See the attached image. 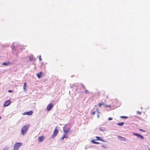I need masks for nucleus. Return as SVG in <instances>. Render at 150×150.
Listing matches in <instances>:
<instances>
[{
    "instance_id": "nucleus-1",
    "label": "nucleus",
    "mask_w": 150,
    "mask_h": 150,
    "mask_svg": "<svg viewBox=\"0 0 150 150\" xmlns=\"http://www.w3.org/2000/svg\"><path fill=\"white\" fill-rule=\"evenodd\" d=\"M29 128V126L25 125L23 126L21 130V134L22 135H24L27 132Z\"/></svg>"
},
{
    "instance_id": "nucleus-2",
    "label": "nucleus",
    "mask_w": 150,
    "mask_h": 150,
    "mask_svg": "<svg viewBox=\"0 0 150 150\" xmlns=\"http://www.w3.org/2000/svg\"><path fill=\"white\" fill-rule=\"evenodd\" d=\"M23 144L22 143L16 142L14 145L13 150H18L20 146H21Z\"/></svg>"
},
{
    "instance_id": "nucleus-3",
    "label": "nucleus",
    "mask_w": 150,
    "mask_h": 150,
    "mask_svg": "<svg viewBox=\"0 0 150 150\" xmlns=\"http://www.w3.org/2000/svg\"><path fill=\"white\" fill-rule=\"evenodd\" d=\"M59 132V130L57 129V127H56L54 131L53 134L51 137L52 138L55 137L58 134Z\"/></svg>"
},
{
    "instance_id": "nucleus-4",
    "label": "nucleus",
    "mask_w": 150,
    "mask_h": 150,
    "mask_svg": "<svg viewBox=\"0 0 150 150\" xmlns=\"http://www.w3.org/2000/svg\"><path fill=\"white\" fill-rule=\"evenodd\" d=\"M53 105V104L52 103H50L48 105L47 107V111L50 110L52 109Z\"/></svg>"
},
{
    "instance_id": "nucleus-5",
    "label": "nucleus",
    "mask_w": 150,
    "mask_h": 150,
    "mask_svg": "<svg viewBox=\"0 0 150 150\" xmlns=\"http://www.w3.org/2000/svg\"><path fill=\"white\" fill-rule=\"evenodd\" d=\"M67 125H65L63 127V130L64 133H67L69 132V130L70 129V128H69L66 127Z\"/></svg>"
},
{
    "instance_id": "nucleus-6",
    "label": "nucleus",
    "mask_w": 150,
    "mask_h": 150,
    "mask_svg": "<svg viewBox=\"0 0 150 150\" xmlns=\"http://www.w3.org/2000/svg\"><path fill=\"white\" fill-rule=\"evenodd\" d=\"M11 103V102L10 100H8L5 101L4 104V106L6 107L7 106L10 105Z\"/></svg>"
},
{
    "instance_id": "nucleus-7",
    "label": "nucleus",
    "mask_w": 150,
    "mask_h": 150,
    "mask_svg": "<svg viewBox=\"0 0 150 150\" xmlns=\"http://www.w3.org/2000/svg\"><path fill=\"white\" fill-rule=\"evenodd\" d=\"M33 112L32 110H30L28 112H26L23 113V115H31L33 114Z\"/></svg>"
},
{
    "instance_id": "nucleus-8",
    "label": "nucleus",
    "mask_w": 150,
    "mask_h": 150,
    "mask_svg": "<svg viewBox=\"0 0 150 150\" xmlns=\"http://www.w3.org/2000/svg\"><path fill=\"white\" fill-rule=\"evenodd\" d=\"M117 138L119 139H120L121 140L123 141H126L127 140V139H126L125 138L123 137L120 136H118Z\"/></svg>"
},
{
    "instance_id": "nucleus-9",
    "label": "nucleus",
    "mask_w": 150,
    "mask_h": 150,
    "mask_svg": "<svg viewBox=\"0 0 150 150\" xmlns=\"http://www.w3.org/2000/svg\"><path fill=\"white\" fill-rule=\"evenodd\" d=\"M44 140V137L43 136H41L38 137V141L40 142H42Z\"/></svg>"
},
{
    "instance_id": "nucleus-10",
    "label": "nucleus",
    "mask_w": 150,
    "mask_h": 150,
    "mask_svg": "<svg viewBox=\"0 0 150 150\" xmlns=\"http://www.w3.org/2000/svg\"><path fill=\"white\" fill-rule=\"evenodd\" d=\"M17 44L15 42H14L13 43V44H12V45L11 46V48L12 49H13L14 50H16V46L15 45V44Z\"/></svg>"
},
{
    "instance_id": "nucleus-11",
    "label": "nucleus",
    "mask_w": 150,
    "mask_h": 150,
    "mask_svg": "<svg viewBox=\"0 0 150 150\" xmlns=\"http://www.w3.org/2000/svg\"><path fill=\"white\" fill-rule=\"evenodd\" d=\"M42 74V72H40L39 73L37 74H36V75H37V77L38 78L40 79L41 78V75Z\"/></svg>"
},
{
    "instance_id": "nucleus-12",
    "label": "nucleus",
    "mask_w": 150,
    "mask_h": 150,
    "mask_svg": "<svg viewBox=\"0 0 150 150\" xmlns=\"http://www.w3.org/2000/svg\"><path fill=\"white\" fill-rule=\"evenodd\" d=\"M96 138L97 139L96 140L101 141L103 142H105L100 137L96 136Z\"/></svg>"
},
{
    "instance_id": "nucleus-13",
    "label": "nucleus",
    "mask_w": 150,
    "mask_h": 150,
    "mask_svg": "<svg viewBox=\"0 0 150 150\" xmlns=\"http://www.w3.org/2000/svg\"><path fill=\"white\" fill-rule=\"evenodd\" d=\"M95 139H93L91 140V142L92 143L94 144H100V143L99 142H96L95 141Z\"/></svg>"
},
{
    "instance_id": "nucleus-14",
    "label": "nucleus",
    "mask_w": 150,
    "mask_h": 150,
    "mask_svg": "<svg viewBox=\"0 0 150 150\" xmlns=\"http://www.w3.org/2000/svg\"><path fill=\"white\" fill-rule=\"evenodd\" d=\"M124 124V122H119L117 124V125L120 126H122Z\"/></svg>"
},
{
    "instance_id": "nucleus-15",
    "label": "nucleus",
    "mask_w": 150,
    "mask_h": 150,
    "mask_svg": "<svg viewBox=\"0 0 150 150\" xmlns=\"http://www.w3.org/2000/svg\"><path fill=\"white\" fill-rule=\"evenodd\" d=\"M9 64H10V63L9 62H4L2 63V65L4 66H8Z\"/></svg>"
},
{
    "instance_id": "nucleus-16",
    "label": "nucleus",
    "mask_w": 150,
    "mask_h": 150,
    "mask_svg": "<svg viewBox=\"0 0 150 150\" xmlns=\"http://www.w3.org/2000/svg\"><path fill=\"white\" fill-rule=\"evenodd\" d=\"M29 58L30 61H32L34 57L33 55H31V56L29 57Z\"/></svg>"
},
{
    "instance_id": "nucleus-17",
    "label": "nucleus",
    "mask_w": 150,
    "mask_h": 150,
    "mask_svg": "<svg viewBox=\"0 0 150 150\" xmlns=\"http://www.w3.org/2000/svg\"><path fill=\"white\" fill-rule=\"evenodd\" d=\"M9 148L8 146H5L3 149L2 150H8Z\"/></svg>"
},
{
    "instance_id": "nucleus-18",
    "label": "nucleus",
    "mask_w": 150,
    "mask_h": 150,
    "mask_svg": "<svg viewBox=\"0 0 150 150\" xmlns=\"http://www.w3.org/2000/svg\"><path fill=\"white\" fill-rule=\"evenodd\" d=\"M27 85V84L26 82H25L24 83V85L23 87V89L24 90H25V88Z\"/></svg>"
},
{
    "instance_id": "nucleus-19",
    "label": "nucleus",
    "mask_w": 150,
    "mask_h": 150,
    "mask_svg": "<svg viewBox=\"0 0 150 150\" xmlns=\"http://www.w3.org/2000/svg\"><path fill=\"white\" fill-rule=\"evenodd\" d=\"M96 111L97 112V113H98L97 115V117L98 118H99V112L98 111V108L96 109Z\"/></svg>"
},
{
    "instance_id": "nucleus-20",
    "label": "nucleus",
    "mask_w": 150,
    "mask_h": 150,
    "mask_svg": "<svg viewBox=\"0 0 150 150\" xmlns=\"http://www.w3.org/2000/svg\"><path fill=\"white\" fill-rule=\"evenodd\" d=\"M120 117L123 119H127V118L128 117L126 116H121Z\"/></svg>"
},
{
    "instance_id": "nucleus-21",
    "label": "nucleus",
    "mask_w": 150,
    "mask_h": 150,
    "mask_svg": "<svg viewBox=\"0 0 150 150\" xmlns=\"http://www.w3.org/2000/svg\"><path fill=\"white\" fill-rule=\"evenodd\" d=\"M139 138H140V139H144V137L142 135H141L139 136Z\"/></svg>"
},
{
    "instance_id": "nucleus-22",
    "label": "nucleus",
    "mask_w": 150,
    "mask_h": 150,
    "mask_svg": "<svg viewBox=\"0 0 150 150\" xmlns=\"http://www.w3.org/2000/svg\"><path fill=\"white\" fill-rule=\"evenodd\" d=\"M65 134L63 135V137L65 138H68V137L67 136V134L66 133H65Z\"/></svg>"
},
{
    "instance_id": "nucleus-23",
    "label": "nucleus",
    "mask_w": 150,
    "mask_h": 150,
    "mask_svg": "<svg viewBox=\"0 0 150 150\" xmlns=\"http://www.w3.org/2000/svg\"><path fill=\"white\" fill-rule=\"evenodd\" d=\"M105 105V104L104 103H99V107H100L102 105Z\"/></svg>"
},
{
    "instance_id": "nucleus-24",
    "label": "nucleus",
    "mask_w": 150,
    "mask_h": 150,
    "mask_svg": "<svg viewBox=\"0 0 150 150\" xmlns=\"http://www.w3.org/2000/svg\"><path fill=\"white\" fill-rule=\"evenodd\" d=\"M133 135H135V136H136L137 137V136L139 134L137 133H136L134 132V133H133Z\"/></svg>"
},
{
    "instance_id": "nucleus-25",
    "label": "nucleus",
    "mask_w": 150,
    "mask_h": 150,
    "mask_svg": "<svg viewBox=\"0 0 150 150\" xmlns=\"http://www.w3.org/2000/svg\"><path fill=\"white\" fill-rule=\"evenodd\" d=\"M81 87L84 89H85V86L83 85L82 84V83H81Z\"/></svg>"
},
{
    "instance_id": "nucleus-26",
    "label": "nucleus",
    "mask_w": 150,
    "mask_h": 150,
    "mask_svg": "<svg viewBox=\"0 0 150 150\" xmlns=\"http://www.w3.org/2000/svg\"><path fill=\"white\" fill-rule=\"evenodd\" d=\"M139 130L141 132H146V131L145 130H144L143 129H139Z\"/></svg>"
},
{
    "instance_id": "nucleus-27",
    "label": "nucleus",
    "mask_w": 150,
    "mask_h": 150,
    "mask_svg": "<svg viewBox=\"0 0 150 150\" xmlns=\"http://www.w3.org/2000/svg\"><path fill=\"white\" fill-rule=\"evenodd\" d=\"M74 86H75L76 87H78L79 86V85L77 84H74Z\"/></svg>"
},
{
    "instance_id": "nucleus-28",
    "label": "nucleus",
    "mask_w": 150,
    "mask_h": 150,
    "mask_svg": "<svg viewBox=\"0 0 150 150\" xmlns=\"http://www.w3.org/2000/svg\"><path fill=\"white\" fill-rule=\"evenodd\" d=\"M96 111H94L93 112H92L91 113V115H94L95 113H96Z\"/></svg>"
},
{
    "instance_id": "nucleus-29",
    "label": "nucleus",
    "mask_w": 150,
    "mask_h": 150,
    "mask_svg": "<svg viewBox=\"0 0 150 150\" xmlns=\"http://www.w3.org/2000/svg\"><path fill=\"white\" fill-rule=\"evenodd\" d=\"M88 91L87 90H86L84 92L85 93H88Z\"/></svg>"
},
{
    "instance_id": "nucleus-30",
    "label": "nucleus",
    "mask_w": 150,
    "mask_h": 150,
    "mask_svg": "<svg viewBox=\"0 0 150 150\" xmlns=\"http://www.w3.org/2000/svg\"><path fill=\"white\" fill-rule=\"evenodd\" d=\"M137 113L139 115H141V112L139 111H138L137 112Z\"/></svg>"
},
{
    "instance_id": "nucleus-31",
    "label": "nucleus",
    "mask_w": 150,
    "mask_h": 150,
    "mask_svg": "<svg viewBox=\"0 0 150 150\" xmlns=\"http://www.w3.org/2000/svg\"><path fill=\"white\" fill-rule=\"evenodd\" d=\"M74 86V84H72L70 85V88H72Z\"/></svg>"
},
{
    "instance_id": "nucleus-32",
    "label": "nucleus",
    "mask_w": 150,
    "mask_h": 150,
    "mask_svg": "<svg viewBox=\"0 0 150 150\" xmlns=\"http://www.w3.org/2000/svg\"><path fill=\"white\" fill-rule=\"evenodd\" d=\"M108 120H112V118H111V117H109L108 118Z\"/></svg>"
},
{
    "instance_id": "nucleus-33",
    "label": "nucleus",
    "mask_w": 150,
    "mask_h": 150,
    "mask_svg": "<svg viewBox=\"0 0 150 150\" xmlns=\"http://www.w3.org/2000/svg\"><path fill=\"white\" fill-rule=\"evenodd\" d=\"M99 130L100 131H103L104 130V129H102V128H100Z\"/></svg>"
},
{
    "instance_id": "nucleus-34",
    "label": "nucleus",
    "mask_w": 150,
    "mask_h": 150,
    "mask_svg": "<svg viewBox=\"0 0 150 150\" xmlns=\"http://www.w3.org/2000/svg\"><path fill=\"white\" fill-rule=\"evenodd\" d=\"M41 56H40H40H39V60H40V61H41V60H42V59H41Z\"/></svg>"
},
{
    "instance_id": "nucleus-35",
    "label": "nucleus",
    "mask_w": 150,
    "mask_h": 150,
    "mask_svg": "<svg viewBox=\"0 0 150 150\" xmlns=\"http://www.w3.org/2000/svg\"><path fill=\"white\" fill-rule=\"evenodd\" d=\"M105 106L106 107H111V106L110 105H105Z\"/></svg>"
},
{
    "instance_id": "nucleus-36",
    "label": "nucleus",
    "mask_w": 150,
    "mask_h": 150,
    "mask_svg": "<svg viewBox=\"0 0 150 150\" xmlns=\"http://www.w3.org/2000/svg\"><path fill=\"white\" fill-rule=\"evenodd\" d=\"M102 146L103 147V148H106V147L104 145H102Z\"/></svg>"
},
{
    "instance_id": "nucleus-37",
    "label": "nucleus",
    "mask_w": 150,
    "mask_h": 150,
    "mask_svg": "<svg viewBox=\"0 0 150 150\" xmlns=\"http://www.w3.org/2000/svg\"><path fill=\"white\" fill-rule=\"evenodd\" d=\"M9 93H11L12 92V91L11 90H9L8 91Z\"/></svg>"
},
{
    "instance_id": "nucleus-38",
    "label": "nucleus",
    "mask_w": 150,
    "mask_h": 150,
    "mask_svg": "<svg viewBox=\"0 0 150 150\" xmlns=\"http://www.w3.org/2000/svg\"><path fill=\"white\" fill-rule=\"evenodd\" d=\"M64 138L63 137H62V138H61V139H62V140H63V139H64Z\"/></svg>"
},
{
    "instance_id": "nucleus-39",
    "label": "nucleus",
    "mask_w": 150,
    "mask_h": 150,
    "mask_svg": "<svg viewBox=\"0 0 150 150\" xmlns=\"http://www.w3.org/2000/svg\"><path fill=\"white\" fill-rule=\"evenodd\" d=\"M140 134H138V135L137 136V137L138 138H139V136H140Z\"/></svg>"
},
{
    "instance_id": "nucleus-40",
    "label": "nucleus",
    "mask_w": 150,
    "mask_h": 150,
    "mask_svg": "<svg viewBox=\"0 0 150 150\" xmlns=\"http://www.w3.org/2000/svg\"><path fill=\"white\" fill-rule=\"evenodd\" d=\"M78 88H76V91H77L78 90Z\"/></svg>"
},
{
    "instance_id": "nucleus-41",
    "label": "nucleus",
    "mask_w": 150,
    "mask_h": 150,
    "mask_svg": "<svg viewBox=\"0 0 150 150\" xmlns=\"http://www.w3.org/2000/svg\"><path fill=\"white\" fill-rule=\"evenodd\" d=\"M141 109H142V107H141Z\"/></svg>"
},
{
    "instance_id": "nucleus-42",
    "label": "nucleus",
    "mask_w": 150,
    "mask_h": 150,
    "mask_svg": "<svg viewBox=\"0 0 150 150\" xmlns=\"http://www.w3.org/2000/svg\"><path fill=\"white\" fill-rule=\"evenodd\" d=\"M1 117L0 116V120L1 119Z\"/></svg>"
},
{
    "instance_id": "nucleus-43",
    "label": "nucleus",
    "mask_w": 150,
    "mask_h": 150,
    "mask_svg": "<svg viewBox=\"0 0 150 150\" xmlns=\"http://www.w3.org/2000/svg\"><path fill=\"white\" fill-rule=\"evenodd\" d=\"M149 150H150V149H149Z\"/></svg>"
}]
</instances>
